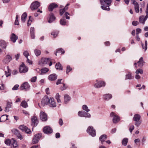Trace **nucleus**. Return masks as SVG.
<instances>
[{
	"instance_id": "obj_14",
	"label": "nucleus",
	"mask_w": 148,
	"mask_h": 148,
	"mask_svg": "<svg viewBox=\"0 0 148 148\" xmlns=\"http://www.w3.org/2000/svg\"><path fill=\"white\" fill-rule=\"evenodd\" d=\"M31 120L32 125L33 127L36 126L38 123V121L37 117L35 116H33L31 118Z\"/></svg>"
},
{
	"instance_id": "obj_47",
	"label": "nucleus",
	"mask_w": 148,
	"mask_h": 148,
	"mask_svg": "<svg viewBox=\"0 0 148 148\" xmlns=\"http://www.w3.org/2000/svg\"><path fill=\"white\" fill-rule=\"evenodd\" d=\"M5 143L7 145H10L11 143V141L9 139H7L5 141Z\"/></svg>"
},
{
	"instance_id": "obj_54",
	"label": "nucleus",
	"mask_w": 148,
	"mask_h": 148,
	"mask_svg": "<svg viewBox=\"0 0 148 148\" xmlns=\"http://www.w3.org/2000/svg\"><path fill=\"white\" fill-rule=\"evenodd\" d=\"M31 17V16H29V19L27 22V25L28 26L30 25L31 24V23L32 22V21L30 20V18Z\"/></svg>"
},
{
	"instance_id": "obj_49",
	"label": "nucleus",
	"mask_w": 148,
	"mask_h": 148,
	"mask_svg": "<svg viewBox=\"0 0 148 148\" xmlns=\"http://www.w3.org/2000/svg\"><path fill=\"white\" fill-rule=\"evenodd\" d=\"M19 86L18 84L15 85L14 87L12 88V90H16L18 89Z\"/></svg>"
},
{
	"instance_id": "obj_7",
	"label": "nucleus",
	"mask_w": 148,
	"mask_h": 148,
	"mask_svg": "<svg viewBox=\"0 0 148 148\" xmlns=\"http://www.w3.org/2000/svg\"><path fill=\"white\" fill-rule=\"evenodd\" d=\"M49 99L47 96H44L42 99L41 101L42 105L44 106L45 105L48 104Z\"/></svg>"
},
{
	"instance_id": "obj_60",
	"label": "nucleus",
	"mask_w": 148,
	"mask_h": 148,
	"mask_svg": "<svg viewBox=\"0 0 148 148\" xmlns=\"http://www.w3.org/2000/svg\"><path fill=\"white\" fill-rule=\"evenodd\" d=\"M69 14L68 12H66L65 13V15L66 17V18L67 19H70L69 16H68V15H69Z\"/></svg>"
},
{
	"instance_id": "obj_51",
	"label": "nucleus",
	"mask_w": 148,
	"mask_h": 148,
	"mask_svg": "<svg viewBox=\"0 0 148 148\" xmlns=\"http://www.w3.org/2000/svg\"><path fill=\"white\" fill-rule=\"evenodd\" d=\"M23 55L26 58H27L29 55V53L27 51H24Z\"/></svg>"
},
{
	"instance_id": "obj_55",
	"label": "nucleus",
	"mask_w": 148,
	"mask_h": 148,
	"mask_svg": "<svg viewBox=\"0 0 148 148\" xmlns=\"http://www.w3.org/2000/svg\"><path fill=\"white\" fill-rule=\"evenodd\" d=\"M63 86L61 87V90H63L66 88V86L65 84L64 83H63Z\"/></svg>"
},
{
	"instance_id": "obj_29",
	"label": "nucleus",
	"mask_w": 148,
	"mask_h": 148,
	"mask_svg": "<svg viewBox=\"0 0 148 148\" xmlns=\"http://www.w3.org/2000/svg\"><path fill=\"white\" fill-rule=\"evenodd\" d=\"M20 106L25 108H26L28 106L27 103L25 101H23L21 102Z\"/></svg>"
},
{
	"instance_id": "obj_2",
	"label": "nucleus",
	"mask_w": 148,
	"mask_h": 148,
	"mask_svg": "<svg viewBox=\"0 0 148 148\" xmlns=\"http://www.w3.org/2000/svg\"><path fill=\"white\" fill-rule=\"evenodd\" d=\"M141 116L138 114H136L134 115L133 120L135 121V125L137 127H139L141 124V121L140 120Z\"/></svg>"
},
{
	"instance_id": "obj_42",
	"label": "nucleus",
	"mask_w": 148,
	"mask_h": 148,
	"mask_svg": "<svg viewBox=\"0 0 148 148\" xmlns=\"http://www.w3.org/2000/svg\"><path fill=\"white\" fill-rule=\"evenodd\" d=\"M132 79L131 74L129 73L126 75L125 79Z\"/></svg>"
},
{
	"instance_id": "obj_62",
	"label": "nucleus",
	"mask_w": 148,
	"mask_h": 148,
	"mask_svg": "<svg viewBox=\"0 0 148 148\" xmlns=\"http://www.w3.org/2000/svg\"><path fill=\"white\" fill-rule=\"evenodd\" d=\"M134 142L135 143L137 144L138 143L140 142V140L139 138L135 139L134 140Z\"/></svg>"
},
{
	"instance_id": "obj_21",
	"label": "nucleus",
	"mask_w": 148,
	"mask_h": 148,
	"mask_svg": "<svg viewBox=\"0 0 148 148\" xmlns=\"http://www.w3.org/2000/svg\"><path fill=\"white\" fill-rule=\"evenodd\" d=\"M57 77V75L55 74H53L49 75L48 77V79L50 81L56 80Z\"/></svg>"
},
{
	"instance_id": "obj_1",
	"label": "nucleus",
	"mask_w": 148,
	"mask_h": 148,
	"mask_svg": "<svg viewBox=\"0 0 148 148\" xmlns=\"http://www.w3.org/2000/svg\"><path fill=\"white\" fill-rule=\"evenodd\" d=\"M112 0H100L101 4V8L104 10L109 11V6L111 5Z\"/></svg>"
},
{
	"instance_id": "obj_41",
	"label": "nucleus",
	"mask_w": 148,
	"mask_h": 148,
	"mask_svg": "<svg viewBox=\"0 0 148 148\" xmlns=\"http://www.w3.org/2000/svg\"><path fill=\"white\" fill-rule=\"evenodd\" d=\"M49 69L46 68H45L42 69L41 70V73H45L46 72H47L49 71Z\"/></svg>"
},
{
	"instance_id": "obj_33",
	"label": "nucleus",
	"mask_w": 148,
	"mask_h": 148,
	"mask_svg": "<svg viewBox=\"0 0 148 148\" xmlns=\"http://www.w3.org/2000/svg\"><path fill=\"white\" fill-rule=\"evenodd\" d=\"M0 42L1 47L5 49L7 46L5 42L3 40H1Z\"/></svg>"
},
{
	"instance_id": "obj_12",
	"label": "nucleus",
	"mask_w": 148,
	"mask_h": 148,
	"mask_svg": "<svg viewBox=\"0 0 148 148\" xmlns=\"http://www.w3.org/2000/svg\"><path fill=\"white\" fill-rule=\"evenodd\" d=\"M28 71V68L25 66L24 63H22L19 69V71L21 73H25L27 72Z\"/></svg>"
},
{
	"instance_id": "obj_59",
	"label": "nucleus",
	"mask_w": 148,
	"mask_h": 148,
	"mask_svg": "<svg viewBox=\"0 0 148 148\" xmlns=\"http://www.w3.org/2000/svg\"><path fill=\"white\" fill-rule=\"evenodd\" d=\"M70 5L69 3H67L65 7L63 8V9L66 11L68 9V6Z\"/></svg>"
},
{
	"instance_id": "obj_61",
	"label": "nucleus",
	"mask_w": 148,
	"mask_h": 148,
	"mask_svg": "<svg viewBox=\"0 0 148 148\" xmlns=\"http://www.w3.org/2000/svg\"><path fill=\"white\" fill-rule=\"evenodd\" d=\"M59 123L60 125H62L63 124V122L62 119H60L59 120Z\"/></svg>"
},
{
	"instance_id": "obj_20",
	"label": "nucleus",
	"mask_w": 148,
	"mask_h": 148,
	"mask_svg": "<svg viewBox=\"0 0 148 148\" xmlns=\"http://www.w3.org/2000/svg\"><path fill=\"white\" fill-rule=\"evenodd\" d=\"M64 103L65 104H66L68 103L70 101L71 98L68 95L65 94L64 96Z\"/></svg>"
},
{
	"instance_id": "obj_44",
	"label": "nucleus",
	"mask_w": 148,
	"mask_h": 148,
	"mask_svg": "<svg viewBox=\"0 0 148 148\" xmlns=\"http://www.w3.org/2000/svg\"><path fill=\"white\" fill-rule=\"evenodd\" d=\"M143 73V70L140 69H138L136 71V74H138V73L142 74Z\"/></svg>"
},
{
	"instance_id": "obj_28",
	"label": "nucleus",
	"mask_w": 148,
	"mask_h": 148,
	"mask_svg": "<svg viewBox=\"0 0 148 148\" xmlns=\"http://www.w3.org/2000/svg\"><path fill=\"white\" fill-rule=\"evenodd\" d=\"M27 17V14L26 13L24 12L22 15L21 17V20L24 23L25 22V20Z\"/></svg>"
},
{
	"instance_id": "obj_64",
	"label": "nucleus",
	"mask_w": 148,
	"mask_h": 148,
	"mask_svg": "<svg viewBox=\"0 0 148 148\" xmlns=\"http://www.w3.org/2000/svg\"><path fill=\"white\" fill-rule=\"evenodd\" d=\"M60 137V134L59 133H57L56 134V138H58Z\"/></svg>"
},
{
	"instance_id": "obj_46",
	"label": "nucleus",
	"mask_w": 148,
	"mask_h": 148,
	"mask_svg": "<svg viewBox=\"0 0 148 148\" xmlns=\"http://www.w3.org/2000/svg\"><path fill=\"white\" fill-rule=\"evenodd\" d=\"M72 70V68L70 67L69 66H68L66 67V73L68 74Z\"/></svg>"
},
{
	"instance_id": "obj_11",
	"label": "nucleus",
	"mask_w": 148,
	"mask_h": 148,
	"mask_svg": "<svg viewBox=\"0 0 148 148\" xmlns=\"http://www.w3.org/2000/svg\"><path fill=\"white\" fill-rule=\"evenodd\" d=\"M49 106L51 107H55L56 106V104L55 99L53 97H50L48 103Z\"/></svg>"
},
{
	"instance_id": "obj_9",
	"label": "nucleus",
	"mask_w": 148,
	"mask_h": 148,
	"mask_svg": "<svg viewBox=\"0 0 148 148\" xmlns=\"http://www.w3.org/2000/svg\"><path fill=\"white\" fill-rule=\"evenodd\" d=\"M19 128L22 131H24L27 134H30L31 132L30 129L24 125H21L19 127Z\"/></svg>"
},
{
	"instance_id": "obj_25",
	"label": "nucleus",
	"mask_w": 148,
	"mask_h": 148,
	"mask_svg": "<svg viewBox=\"0 0 148 148\" xmlns=\"http://www.w3.org/2000/svg\"><path fill=\"white\" fill-rule=\"evenodd\" d=\"M49 15L50 17L49 19L48 20V22L51 23L55 20L56 19V18L54 16L53 14L52 13H50Z\"/></svg>"
},
{
	"instance_id": "obj_32",
	"label": "nucleus",
	"mask_w": 148,
	"mask_h": 148,
	"mask_svg": "<svg viewBox=\"0 0 148 148\" xmlns=\"http://www.w3.org/2000/svg\"><path fill=\"white\" fill-rule=\"evenodd\" d=\"M112 95L110 94H106L104 96V98L106 100H109L112 97Z\"/></svg>"
},
{
	"instance_id": "obj_15",
	"label": "nucleus",
	"mask_w": 148,
	"mask_h": 148,
	"mask_svg": "<svg viewBox=\"0 0 148 148\" xmlns=\"http://www.w3.org/2000/svg\"><path fill=\"white\" fill-rule=\"evenodd\" d=\"M146 14V15L145 16H142L140 17L139 21L140 23L144 24L145 21L148 18V14Z\"/></svg>"
},
{
	"instance_id": "obj_16",
	"label": "nucleus",
	"mask_w": 148,
	"mask_h": 148,
	"mask_svg": "<svg viewBox=\"0 0 148 148\" xmlns=\"http://www.w3.org/2000/svg\"><path fill=\"white\" fill-rule=\"evenodd\" d=\"M43 131L45 134H49L52 132V130L50 127L46 126L44 128Z\"/></svg>"
},
{
	"instance_id": "obj_34",
	"label": "nucleus",
	"mask_w": 148,
	"mask_h": 148,
	"mask_svg": "<svg viewBox=\"0 0 148 148\" xmlns=\"http://www.w3.org/2000/svg\"><path fill=\"white\" fill-rule=\"evenodd\" d=\"M128 142V139L127 138H124L122 141V144L124 145H126Z\"/></svg>"
},
{
	"instance_id": "obj_17",
	"label": "nucleus",
	"mask_w": 148,
	"mask_h": 148,
	"mask_svg": "<svg viewBox=\"0 0 148 148\" xmlns=\"http://www.w3.org/2000/svg\"><path fill=\"white\" fill-rule=\"evenodd\" d=\"M12 57L9 55H7L3 60V62L5 64H8L12 60Z\"/></svg>"
},
{
	"instance_id": "obj_36",
	"label": "nucleus",
	"mask_w": 148,
	"mask_h": 148,
	"mask_svg": "<svg viewBox=\"0 0 148 148\" xmlns=\"http://www.w3.org/2000/svg\"><path fill=\"white\" fill-rule=\"evenodd\" d=\"M60 96L59 95L58 93H57L55 96V98L57 101V102L58 103H61V101L60 99Z\"/></svg>"
},
{
	"instance_id": "obj_50",
	"label": "nucleus",
	"mask_w": 148,
	"mask_h": 148,
	"mask_svg": "<svg viewBox=\"0 0 148 148\" xmlns=\"http://www.w3.org/2000/svg\"><path fill=\"white\" fill-rule=\"evenodd\" d=\"M134 125H132L130 126L129 128V131L131 133H132L133 130L134 129Z\"/></svg>"
},
{
	"instance_id": "obj_48",
	"label": "nucleus",
	"mask_w": 148,
	"mask_h": 148,
	"mask_svg": "<svg viewBox=\"0 0 148 148\" xmlns=\"http://www.w3.org/2000/svg\"><path fill=\"white\" fill-rule=\"evenodd\" d=\"M12 145L13 146L14 148L16 147L17 146V142L14 140H13V141L12 142Z\"/></svg>"
},
{
	"instance_id": "obj_19",
	"label": "nucleus",
	"mask_w": 148,
	"mask_h": 148,
	"mask_svg": "<svg viewBox=\"0 0 148 148\" xmlns=\"http://www.w3.org/2000/svg\"><path fill=\"white\" fill-rule=\"evenodd\" d=\"M18 38V36L12 33L10 36V39L14 43Z\"/></svg>"
},
{
	"instance_id": "obj_10",
	"label": "nucleus",
	"mask_w": 148,
	"mask_h": 148,
	"mask_svg": "<svg viewBox=\"0 0 148 148\" xmlns=\"http://www.w3.org/2000/svg\"><path fill=\"white\" fill-rule=\"evenodd\" d=\"M106 85L105 82L103 81H99L94 84V87L96 88H99L103 86H104Z\"/></svg>"
},
{
	"instance_id": "obj_57",
	"label": "nucleus",
	"mask_w": 148,
	"mask_h": 148,
	"mask_svg": "<svg viewBox=\"0 0 148 148\" xmlns=\"http://www.w3.org/2000/svg\"><path fill=\"white\" fill-rule=\"evenodd\" d=\"M132 25L134 26H136L139 24V23L137 21H133L132 22Z\"/></svg>"
},
{
	"instance_id": "obj_6",
	"label": "nucleus",
	"mask_w": 148,
	"mask_h": 148,
	"mask_svg": "<svg viewBox=\"0 0 148 148\" xmlns=\"http://www.w3.org/2000/svg\"><path fill=\"white\" fill-rule=\"evenodd\" d=\"M78 115L81 117L90 118L91 117V115L89 113L83 111H79L78 112Z\"/></svg>"
},
{
	"instance_id": "obj_52",
	"label": "nucleus",
	"mask_w": 148,
	"mask_h": 148,
	"mask_svg": "<svg viewBox=\"0 0 148 148\" xmlns=\"http://www.w3.org/2000/svg\"><path fill=\"white\" fill-rule=\"evenodd\" d=\"M37 77L36 76L34 77H32L31 79V81L32 82H34L36 81Z\"/></svg>"
},
{
	"instance_id": "obj_22",
	"label": "nucleus",
	"mask_w": 148,
	"mask_h": 148,
	"mask_svg": "<svg viewBox=\"0 0 148 148\" xmlns=\"http://www.w3.org/2000/svg\"><path fill=\"white\" fill-rule=\"evenodd\" d=\"M107 138V136L105 134H103L99 138V140L101 141V143L102 144H103V142Z\"/></svg>"
},
{
	"instance_id": "obj_8",
	"label": "nucleus",
	"mask_w": 148,
	"mask_h": 148,
	"mask_svg": "<svg viewBox=\"0 0 148 148\" xmlns=\"http://www.w3.org/2000/svg\"><path fill=\"white\" fill-rule=\"evenodd\" d=\"M30 88V86L29 84L27 82H24L22 84L20 87L21 90H29Z\"/></svg>"
},
{
	"instance_id": "obj_30",
	"label": "nucleus",
	"mask_w": 148,
	"mask_h": 148,
	"mask_svg": "<svg viewBox=\"0 0 148 148\" xmlns=\"http://www.w3.org/2000/svg\"><path fill=\"white\" fill-rule=\"evenodd\" d=\"M119 120V117L117 115H114L113 119V123H116Z\"/></svg>"
},
{
	"instance_id": "obj_45",
	"label": "nucleus",
	"mask_w": 148,
	"mask_h": 148,
	"mask_svg": "<svg viewBox=\"0 0 148 148\" xmlns=\"http://www.w3.org/2000/svg\"><path fill=\"white\" fill-rule=\"evenodd\" d=\"M60 24L63 25H64L66 24V20L64 19H61L60 21Z\"/></svg>"
},
{
	"instance_id": "obj_35",
	"label": "nucleus",
	"mask_w": 148,
	"mask_h": 148,
	"mask_svg": "<svg viewBox=\"0 0 148 148\" xmlns=\"http://www.w3.org/2000/svg\"><path fill=\"white\" fill-rule=\"evenodd\" d=\"M82 109L86 111V112H88L90 111V110L88 109V107L86 105H83L82 106Z\"/></svg>"
},
{
	"instance_id": "obj_58",
	"label": "nucleus",
	"mask_w": 148,
	"mask_h": 148,
	"mask_svg": "<svg viewBox=\"0 0 148 148\" xmlns=\"http://www.w3.org/2000/svg\"><path fill=\"white\" fill-rule=\"evenodd\" d=\"M136 34L137 35L138 34L141 32V29L139 28L137 29L136 30Z\"/></svg>"
},
{
	"instance_id": "obj_23",
	"label": "nucleus",
	"mask_w": 148,
	"mask_h": 148,
	"mask_svg": "<svg viewBox=\"0 0 148 148\" xmlns=\"http://www.w3.org/2000/svg\"><path fill=\"white\" fill-rule=\"evenodd\" d=\"M133 4L134 6V8L136 12V13L139 12V5L138 3L136 2V1L134 0L133 1Z\"/></svg>"
},
{
	"instance_id": "obj_63",
	"label": "nucleus",
	"mask_w": 148,
	"mask_h": 148,
	"mask_svg": "<svg viewBox=\"0 0 148 148\" xmlns=\"http://www.w3.org/2000/svg\"><path fill=\"white\" fill-rule=\"evenodd\" d=\"M34 27H31L30 28V33H34Z\"/></svg>"
},
{
	"instance_id": "obj_39",
	"label": "nucleus",
	"mask_w": 148,
	"mask_h": 148,
	"mask_svg": "<svg viewBox=\"0 0 148 148\" xmlns=\"http://www.w3.org/2000/svg\"><path fill=\"white\" fill-rule=\"evenodd\" d=\"M147 40L145 41V45L144 46V44H142V48L143 49H145V51L147 49Z\"/></svg>"
},
{
	"instance_id": "obj_56",
	"label": "nucleus",
	"mask_w": 148,
	"mask_h": 148,
	"mask_svg": "<svg viewBox=\"0 0 148 148\" xmlns=\"http://www.w3.org/2000/svg\"><path fill=\"white\" fill-rule=\"evenodd\" d=\"M11 131L13 133L15 134L16 132H17L18 130L16 129H12Z\"/></svg>"
},
{
	"instance_id": "obj_13",
	"label": "nucleus",
	"mask_w": 148,
	"mask_h": 148,
	"mask_svg": "<svg viewBox=\"0 0 148 148\" xmlns=\"http://www.w3.org/2000/svg\"><path fill=\"white\" fill-rule=\"evenodd\" d=\"M50 62V60L49 58H42L41 60L39 61V64L41 65L43 64H47Z\"/></svg>"
},
{
	"instance_id": "obj_26",
	"label": "nucleus",
	"mask_w": 148,
	"mask_h": 148,
	"mask_svg": "<svg viewBox=\"0 0 148 148\" xmlns=\"http://www.w3.org/2000/svg\"><path fill=\"white\" fill-rule=\"evenodd\" d=\"M143 58L142 57H141L139 61L137 62L138 65L139 67H141L143 66Z\"/></svg>"
},
{
	"instance_id": "obj_27",
	"label": "nucleus",
	"mask_w": 148,
	"mask_h": 148,
	"mask_svg": "<svg viewBox=\"0 0 148 148\" xmlns=\"http://www.w3.org/2000/svg\"><path fill=\"white\" fill-rule=\"evenodd\" d=\"M8 115H4L2 116L0 120V122H4L6 120H8Z\"/></svg>"
},
{
	"instance_id": "obj_5",
	"label": "nucleus",
	"mask_w": 148,
	"mask_h": 148,
	"mask_svg": "<svg viewBox=\"0 0 148 148\" xmlns=\"http://www.w3.org/2000/svg\"><path fill=\"white\" fill-rule=\"evenodd\" d=\"M40 6V3L38 1H36L31 4L30 8L32 10H34L37 9Z\"/></svg>"
},
{
	"instance_id": "obj_3",
	"label": "nucleus",
	"mask_w": 148,
	"mask_h": 148,
	"mask_svg": "<svg viewBox=\"0 0 148 148\" xmlns=\"http://www.w3.org/2000/svg\"><path fill=\"white\" fill-rule=\"evenodd\" d=\"M41 136L42 134L41 133H38L35 135L32 140V143L33 144L37 143L40 140Z\"/></svg>"
},
{
	"instance_id": "obj_38",
	"label": "nucleus",
	"mask_w": 148,
	"mask_h": 148,
	"mask_svg": "<svg viewBox=\"0 0 148 148\" xmlns=\"http://www.w3.org/2000/svg\"><path fill=\"white\" fill-rule=\"evenodd\" d=\"M15 134L17 136L18 138L20 139V140H22L23 139V138L18 131Z\"/></svg>"
},
{
	"instance_id": "obj_53",
	"label": "nucleus",
	"mask_w": 148,
	"mask_h": 148,
	"mask_svg": "<svg viewBox=\"0 0 148 148\" xmlns=\"http://www.w3.org/2000/svg\"><path fill=\"white\" fill-rule=\"evenodd\" d=\"M65 11L63 9H61L60 10V15L62 16L64 13Z\"/></svg>"
},
{
	"instance_id": "obj_31",
	"label": "nucleus",
	"mask_w": 148,
	"mask_h": 148,
	"mask_svg": "<svg viewBox=\"0 0 148 148\" xmlns=\"http://www.w3.org/2000/svg\"><path fill=\"white\" fill-rule=\"evenodd\" d=\"M56 67L57 69L59 70H62V68L61 66V64L59 62H58L56 64Z\"/></svg>"
},
{
	"instance_id": "obj_18",
	"label": "nucleus",
	"mask_w": 148,
	"mask_h": 148,
	"mask_svg": "<svg viewBox=\"0 0 148 148\" xmlns=\"http://www.w3.org/2000/svg\"><path fill=\"white\" fill-rule=\"evenodd\" d=\"M40 117L41 119L43 121H46L47 120V116L46 114L43 112H40Z\"/></svg>"
},
{
	"instance_id": "obj_43",
	"label": "nucleus",
	"mask_w": 148,
	"mask_h": 148,
	"mask_svg": "<svg viewBox=\"0 0 148 148\" xmlns=\"http://www.w3.org/2000/svg\"><path fill=\"white\" fill-rule=\"evenodd\" d=\"M58 33V31H53L51 33V34L55 38L57 36Z\"/></svg>"
},
{
	"instance_id": "obj_24",
	"label": "nucleus",
	"mask_w": 148,
	"mask_h": 148,
	"mask_svg": "<svg viewBox=\"0 0 148 148\" xmlns=\"http://www.w3.org/2000/svg\"><path fill=\"white\" fill-rule=\"evenodd\" d=\"M58 7V5L57 4L54 3H52L49 6L48 8L49 10L50 11H52L54 8Z\"/></svg>"
},
{
	"instance_id": "obj_40",
	"label": "nucleus",
	"mask_w": 148,
	"mask_h": 148,
	"mask_svg": "<svg viewBox=\"0 0 148 148\" xmlns=\"http://www.w3.org/2000/svg\"><path fill=\"white\" fill-rule=\"evenodd\" d=\"M59 52H61L62 53V54H64L65 52V51L62 48H61L60 49H58L57 50L56 53L55 55L57 56V53Z\"/></svg>"
},
{
	"instance_id": "obj_37",
	"label": "nucleus",
	"mask_w": 148,
	"mask_h": 148,
	"mask_svg": "<svg viewBox=\"0 0 148 148\" xmlns=\"http://www.w3.org/2000/svg\"><path fill=\"white\" fill-rule=\"evenodd\" d=\"M34 53L36 56L40 55L41 53L40 51L37 49H35L34 51Z\"/></svg>"
},
{
	"instance_id": "obj_4",
	"label": "nucleus",
	"mask_w": 148,
	"mask_h": 148,
	"mask_svg": "<svg viewBox=\"0 0 148 148\" xmlns=\"http://www.w3.org/2000/svg\"><path fill=\"white\" fill-rule=\"evenodd\" d=\"M87 132L92 137L95 136L96 132L95 130L93 129V127L92 126L88 127L87 130Z\"/></svg>"
}]
</instances>
